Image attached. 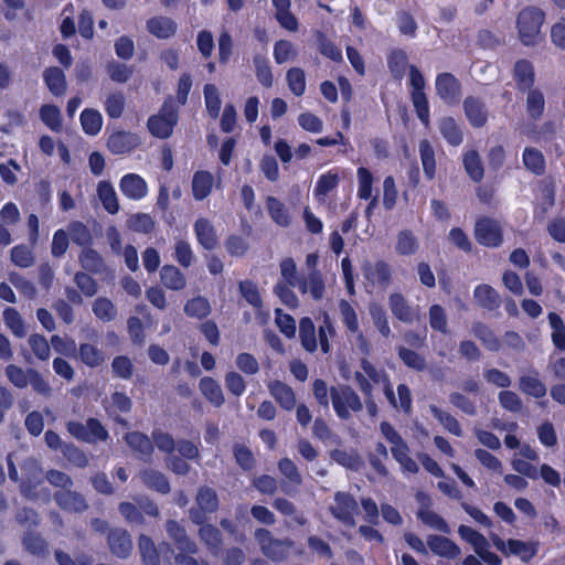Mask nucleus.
I'll return each mask as SVG.
<instances>
[{
  "label": "nucleus",
  "instance_id": "obj_1",
  "mask_svg": "<svg viewBox=\"0 0 565 565\" xmlns=\"http://www.w3.org/2000/svg\"><path fill=\"white\" fill-rule=\"evenodd\" d=\"M545 21V13L536 7L523 8L516 17L518 36L525 46H534L542 39V25Z\"/></svg>",
  "mask_w": 565,
  "mask_h": 565
},
{
  "label": "nucleus",
  "instance_id": "obj_2",
  "mask_svg": "<svg viewBox=\"0 0 565 565\" xmlns=\"http://www.w3.org/2000/svg\"><path fill=\"white\" fill-rule=\"evenodd\" d=\"M179 120V109L174 105L172 96L164 99L158 114L148 118L147 128L149 132L159 139L171 137Z\"/></svg>",
  "mask_w": 565,
  "mask_h": 565
},
{
  "label": "nucleus",
  "instance_id": "obj_3",
  "mask_svg": "<svg viewBox=\"0 0 565 565\" xmlns=\"http://www.w3.org/2000/svg\"><path fill=\"white\" fill-rule=\"evenodd\" d=\"M362 370L363 373L356 372L355 379L359 384L360 390L362 393L371 397L372 396V390L373 386L370 381L365 376H367L372 383L376 385H382L385 396L387 397L388 402L394 406L397 407L396 398L394 395V391L392 387V384L390 383L387 376L383 371L376 370L374 365L371 364L367 360H362Z\"/></svg>",
  "mask_w": 565,
  "mask_h": 565
},
{
  "label": "nucleus",
  "instance_id": "obj_4",
  "mask_svg": "<svg viewBox=\"0 0 565 565\" xmlns=\"http://www.w3.org/2000/svg\"><path fill=\"white\" fill-rule=\"evenodd\" d=\"M70 242L79 247H87L92 243L88 227L82 222H71L66 230H58L53 237L52 247H67Z\"/></svg>",
  "mask_w": 565,
  "mask_h": 565
},
{
  "label": "nucleus",
  "instance_id": "obj_5",
  "mask_svg": "<svg viewBox=\"0 0 565 565\" xmlns=\"http://www.w3.org/2000/svg\"><path fill=\"white\" fill-rule=\"evenodd\" d=\"M458 533L463 541L468 542L473 547L476 554L487 565L501 564V559L499 558V556L489 550V543L482 534L467 525H460L458 529Z\"/></svg>",
  "mask_w": 565,
  "mask_h": 565
},
{
  "label": "nucleus",
  "instance_id": "obj_6",
  "mask_svg": "<svg viewBox=\"0 0 565 565\" xmlns=\"http://www.w3.org/2000/svg\"><path fill=\"white\" fill-rule=\"evenodd\" d=\"M331 399L337 415L341 418H349L351 412L362 409L360 397L348 386L333 387L331 390Z\"/></svg>",
  "mask_w": 565,
  "mask_h": 565
},
{
  "label": "nucleus",
  "instance_id": "obj_7",
  "mask_svg": "<svg viewBox=\"0 0 565 565\" xmlns=\"http://www.w3.org/2000/svg\"><path fill=\"white\" fill-rule=\"evenodd\" d=\"M494 546L505 555L518 556L523 562L530 561L537 553V543L520 540L503 541L497 534L491 535Z\"/></svg>",
  "mask_w": 565,
  "mask_h": 565
},
{
  "label": "nucleus",
  "instance_id": "obj_8",
  "mask_svg": "<svg viewBox=\"0 0 565 565\" xmlns=\"http://www.w3.org/2000/svg\"><path fill=\"white\" fill-rule=\"evenodd\" d=\"M475 235L477 242L487 247H498L502 244V227L493 218L483 217L477 221Z\"/></svg>",
  "mask_w": 565,
  "mask_h": 565
},
{
  "label": "nucleus",
  "instance_id": "obj_9",
  "mask_svg": "<svg viewBox=\"0 0 565 565\" xmlns=\"http://www.w3.org/2000/svg\"><path fill=\"white\" fill-rule=\"evenodd\" d=\"M67 429L75 438L87 443L106 440L108 437L107 430L94 418L88 419L86 425L78 422H70L67 424Z\"/></svg>",
  "mask_w": 565,
  "mask_h": 565
},
{
  "label": "nucleus",
  "instance_id": "obj_10",
  "mask_svg": "<svg viewBox=\"0 0 565 565\" xmlns=\"http://www.w3.org/2000/svg\"><path fill=\"white\" fill-rule=\"evenodd\" d=\"M255 537L260 544L263 553L274 561H281L291 547L290 542L274 540L267 530L259 529L255 532Z\"/></svg>",
  "mask_w": 565,
  "mask_h": 565
},
{
  "label": "nucleus",
  "instance_id": "obj_11",
  "mask_svg": "<svg viewBox=\"0 0 565 565\" xmlns=\"http://www.w3.org/2000/svg\"><path fill=\"white\" fill-rule=\"evenodd\" d=\"M331 512L335 519L344 525L354 526V515L358 513V503L354 498L344 492H338L334 495V505Z\"/></svg>",
  "mask_w": 565,
  "mask_h": 565
},
{
  "label": "nucleus",
  "instance_id": "obj_12",
  "mask_svg": "<svg viewBox=\"0 0 565 565\" xmlns=\"http://www.w3.org/2000/svg\"><path fill=\"white\" fill-rule=\"evenodd\" d=\"M140 145L141 139L137 134L125 130L113 132L107 140V148L114 154L130 153Z\"/></svg>",
  "mask_w": 565,
  "mask_h": 565
},
{
  "label": "nucleus",
  "instance_id": "obj_13",
  "mask_svg": "<svg viewBox=\"0 0 565 565\" xmlns=\"http://www.w3.org/2000/svg\"><path fill=\"white\" fill-rule=\"evenodd\" d=\"M436 90L438 96L448 104L458 100L460 83L450 73H441L436 78Z\"/></svg>",
  "mask_w": 565,
  "mask_h": 565
},
{
  "label": "nucleus",
  "instance_id": "obj_14",
  "mask_svg": "<svg viewBox=\"0 0 565 565\" xmlns=\"http://www.w3.org/2000/svg\"><path fill=\"white\" fill-rule=\"evenodd\" d=\"M119 188L121 193L131 200H140L145 198L148 192L146 181L136 173L124 175L120 180Z\"/></svg>",
  "mask_w": 565,
  "mask_h": 565
},
{
  "label": "nucleus",
  "instance_id": "obj_15",
  "mask_svg": "<svg viewBox=\"0 0 565 565\" xmlns=\"http://www.w3.org/2000/svg\"><path fill=\"white\" fill-rule=\"evenodd\" d=\"M513 78L520 92H526L533 88L535 72L532 63L527 60L516 61L513 67Z\"/></svg>",
  "mask_w": 565,
  "mask_h": 565
},
{
  "label": "nucleus",
  "instance_id": "obj_16",
  "mask_svg": "<svg viewBox=\"0 0 565 565\" xmlns=\"http://www.w3.org/2000/svg\"><path fill=\"white\" fill-rule=\"evenodd\" d=\"M147 30L158 39H169L175 34L178 24L171 18L160 15L147 21Z\"/></svg>",
  "mask_w": 565,
  "mask_h": 565
},
{
  "label": "nucleus",
  "instance_id": "obj_17",
  "mask_svg": "<svg viewBox=\"0 0 565 565\" xmlns=\"http://www.w3.org/2000/svg\"><path fill=\"white\" fill-rule=\"evenodd\" d=\"M427 546L434 554L441 557L456 558L460 554V548L445 536L429 535Z\"/></svg>",
  "mask_w": 565,
  "mask_h": 565
},
{
  "label": "nucleus",
  "instance_id": "obj_18",
  "mask_svg": "<svg viewBox=\"0 0 565 565\" xmlns=\"http://www.w3.org/2000/svg\"><path fill=\"white\" fill-rule=\"evenodd\" d=\"M463 109L469 122L477 128L484 126L487 122V110L484 104L475 97H467L463 100Z\"/></svg>",
  "mask_w": 565,
  "mask_h": 565
},
{
  "label": "nucleus",
  "instance_id": "obj_19",
  "mask_svg": "<svg viewBox=\"0 0 565 565\" xmlns=\"http://www.w3.org/2000/svg\"><path fill=\"white\" fill-rule=\"evenodd\" d=\"M43 79L49 90L54 96H63L66 93V77L61 68L56 66L45 68L43 72Z\"/></svg>",
  "mask_w": 565,
  "mask_h": 565
},
{
  "label": "nucleus",
  "instance_id": "obj_20",
  "mask_svg": "<svg viewBox=\"0 0 565 565\" xmlns=\"http://www.w3.org/2000/svg\"><path fill=\"white\" fill-rule=\"evenodd\" d=\"M97 195L102 202L103 207L109 214H116L119 212V202L117 193L109 181H99L97 184Z\"/></svg>",
  "mask_w": 565,
  "mask_h": 565
},
{
  "label": "nucleus",
  "instance_id": "obj_21",
  "mask_svg": "<svg viewBox=\"0 0 565 565\" xmlns=\"http://www.w3.org/2000/svg\"><path fill=\"white\" fill-rule=\"evenodd\" d=\"M214 178L211 172L200 170L193 174L192 193L196 201L207 198L213 188Z\"/></svg>",
  "mask_w": 565,
  "mask_h": 565
},
{
  "label": "nucleus",
  "instance_id": "obj_22",
  "mask_svg": "<svg viewBox=\"0 0 565 565\" xmlns=\"http://www.w3.org/2000/svg\"><path fill=\"white\" fill-rule=\"evenodd\" d=\"M473 297L476 302L486 309L493 310L500 306L499 294L489 285H479L475 288Z\"/></svg>",
  "mask_w": 565,
  "mask_h": 565
},
{
  "label": "nucleus",
  "instance_id": "obj_23",
  "mask_svg": "<svg viewBox=\"0 0 565 565\" xmlns=\"http://www.w3.org/2000/svg\"><path fill=\"white\" fill-rule=\"evenodd\" d=\"M524 167L535 175L545 173V158L541 150L532 147H526L522 156Z\"/></svg>",
  "mask_w": 565,
  "mask_h": 565
},
{
  "label": "nucleus",
  "instance_id": "obj_24",
  "mask_svg": "<svg viewBox=\"0 0 565 565\" xmlns=\"http://www.w3.org/2000/svg\"><path fill=\"white\" fill-rule=\"evenodd\" d=\"M110 550L119 557H126L132 547L131 540L127 531L114 530L108 536Z\"/></svg>",
  "mask_w": 565,
  "mask_h": 565
},
{
  "label": "nucleus",
  "instance_id": "obj_25",
  "mask_svg": "<svg viewBox=\"0 0 565 565\" xmlns=\"http://www.w3.org/2000/svg\"><path fill=\"white\" fill-rule=\"evenodd\" d=\"M391 452L395 460L399 463L401 469L404 473H416L418 472L417 463L409 457V448L405 441L399 443L396 446H391Z\"/></svg>",
  "mask_w": 565,
  "mask_h": 565
},
{
  "label": "nucleus",
  "instance_id": "obj_26",
  "mask_svg": "<svg viewBox=\"0 0 565 565\" xmlns=\"http://www.w3.org/2000/svg\"><path fill=\"white\" fill-rule=\"evenodd\" d=\"M268 214L279 226L287 227L291 223V217L285 204L275 196H268L266 200Z\"/></svg>",
  "mask_w": 565,
  "mask_h": 565
},
{
  "label": "nucleus",
  "instance_id": "obj_27",
  "mask_svg": "<svg viewBox=\"0 0 565 565\" xmlns=\"http://www.w3.org/2000/svg\"><path fill=\"white\" fill-rule=\"evenodd\" d=\"M463 167L467 174L475 182H480L483 179L484 170L480 154L476 150H469L463 154Z\"/></svg>",
  "mask_w": 565,
  "mask_h": 565
},
{
  "label": "nucleus",
  "instance_id": "obj_28",
  "mask_svg": "<svg viewBox=\"0 0 565 565\" xmlns=\"http://www.w3.org/2000/svg\"><path fill=\"white\" fill-rule=\"evenodd\" d=\"M526 92V113L531 119L539 120L543 116L545 108L544 95L537 88H531Z\"/></svg>",
  "mask_w": 565,
  "mask_h": 565
},
{
  "label": "nucleus",
  "instance_id": "obj_29",
  "mask_svg": "<svg viewBox=\"0 0 565 565\" xmlns=\"http://www.w3.org/2000/svg\"><path fill=\"white\" fill-rule=\"evenodd\" d=\"M81 125L85 134L96 136L103 126L102 114L94 108H85L81 114Z\"/></svg>",
  "mask_w": 565,
  "mask_h": 565
},
{
  "label": "nucleus",
  "instance_id": "obj_30",
  "mask_svg": "<svg viewBox=\"0 0 565 565\" xmlns=\"http://www.w3.org/2000/svg\"><path fill=\"white\" fill-rule=\"evenodd\" d=\"M126 106V98L122 92L116 90L106 95L104 107L111 119H118L122 116Z\"/></svg>",
  "mask_w": 565,
  "mask_h": 565
},
{
  "label": "nucleus",
  "instance_id": "obj_31",
  "mask_svg": "<svg viewBox=\"0 0 565 565\" xmlns=\"http://www.w3.org/2000/svg\"><path fill=\"white\" fill-rule=\"evenodd\" d=\"M200 391L204 397L214 406L220 407L224 403V395L220 384L211 377H203L200 381Z\"/></svg>",
  "mask_w": 565,
  "mask_h": 565
},
{
  "label": "nucleus",
  "instance_id": "obj_32",
  "mask_svg": "<svg viewBox=\"0 0 565 565\" xmlns=\"http://www.w3.org/2000/svg\"><path fill=\"white\" fill-rule=\"evenodd\" d=\"M390 307L393 315L401 321L411 322L417 317V312L413 310L403 296L395 294L390 298Z\"/></svg>",
  "mask_w": 565,
  "mask_h": 565
},
{
  "label": "nucleus",
  "instance_id": "obj_33",
  "mask_svg": "<svg viewBox=\"0 0 565 565\" xmlns=\"http://www.w3.org/2000/svg\"><path fill=\"white\" fill-rule=\"evenodd\" d=\"M520 390L535 398H541L546 394V386L536 373L523 375L520 379Z\"/></svg>",
  "mask_w": 565,
  "mask_h": 565
},
{
  "label": "nucleus",
  "instance_id": "obj_34",
  "mask_svg": "<svg viewBox=\"0 0 565 565\" xmlns=\"http://www.w3.org/2000/svg\"><path fill=\"white\" fill-rule=\"evenodd\" d=\"M270 394L285 409H292L296 404L294 391L281 382H275L269 386Z\"/></svg>",
  "mask_w": 565,
  "mask_h": 565
},
{
  "label": "nucleus",
  "instance_id": "obj_35",
  "mask_svg": "<svg viewBox=\"0 0 565 565\" xmlns=\"http://www.w3.org/2000/svg\"><path fill=\"white\" fill-rule=\"evenodd\" d=\"M419 156L426 178L433 180L436 172L435 151L427 139L419 142Z\"/></svg>",
  "mask_w": 565,
  "mask_h": 565
},
{
  "label": "nucleus",
  "instance_id": "obj_36",
  "mask_svg": "<svg viewBox=\"0 0 565 565\" xmlns=\"http://www.w3.org/2000/svg\"><path fill=\"white\" fill-rule=\"evenodd\" d=\"M126 441L141 458L149 457L153 450V446L149 437L140 433L127 434Z\"/></svg>",
  "mask_w": 565,
  "mask_h": 565
},
{
  "label": "nucleus",
  "instance_id": "obj_37",
  "mask_svg": "<svg viewBox=\"0 0 565 565\" xmlns=\"http://www.w3.org/2000/svg\"><path fill=\"white\" fill-rule=\"evenodd\" d=\"M299 289L303 294L309 292L313 299L319 300L322 298L324 292V282L320 274L312 271L299 284Z\"/></svg>",
  "mask_w": 565,
  "mask_h": 565
},
{
  "label": "nucleus",
  "instance_id": "obj_38",
  "mask_svg": "<svg viewBox=\"0 0 565 565\" xmlns=\"http://www.w3.org/2000/svg\"><path fill=\"white\" fill-rule=\"evenodd\" d=\"M57 504L67 511L79 512L86 509L84 499L72 491H62L55 495Z\"/></svg>",
  "mask_w": 565,
  "mask_h": 565
},
{
  "label": "nucleus",
  "instance_id": "obj_39",
  "mask_svg": "<svg viewBox=\"0 0 565 565\" xmlns=\"http://www.w3.org/2000/svg\"><path fill=\"white\" fill-rule=\"evenodd\" d=\"M339 184V175L334 172H327L322 174L316 184L315 196L319 202H324L329 192L334 190Z\"/></svg>",
  "mask_w": 565,
  "mask_h": 565
},
{
  "label": "nucleus",
  "instance_id": "obj_40",
  "mask_svg": "<svg viewBox=\"0 0 565 565\" xmlns=\"http://www.w3.org/2000/svg\"><path fill=\"white\" fill-rule=\"evenodd\" d=\"M167 531L169 535L175 540L179 544V548L182 552L194 554L196 553V546L193 542L189 541L184 530L174 521H169L167 524Z\"/></svg>",
  "mask_w": 565,
  "mask_h": 565
},
{
  "label": "nucleus",
  "instance_id": "obj_41",
  "mask_svg": "<svg viewBox=\"0 0 565 565\" xmlns=\"http://www.w3.org/2000/svg\"><path fill=\"white\" fill-rule=\"evenodd\" d=\"M417 518L430 529L448 534L450 529L447 522L436 512L429 509H418Z\"/></svg>",
  "mask_w": 565,
  "mask_h": 565
},
{
  "label": "nucleus",
  "instance_id": "obj_42",
  "mask_svg": "<svg viewBox=\"0 0 565 565\" xmlns=\"http://www.w3.org/2000/svg\"><path fill=\"white\" fill-rule=\"evenodd\" d=\"M299 335L302 347L313 352L317 349L316 328L310 318H302L299 324Z\"/></svg>",
  "mask_w": 565,
  "mask_h": 565
},
{
  "label": "nucleus",
  "instance_id": "obj_43",
  "mask_svg": "<svg viewBox=\"0 0 565 565\" xmlns=\"http://www.w3.org/2000/svg\"><path fill=\"white\" fill-rule=\"evenodd\" d=\"M194 231L199 243L203 247H213L215 245L216 236L210 221L205 218H199L194 224Z\"/></svg>",
  "mask_w": 565,
  "mask_h": 565
},
{
  "label": "nucleus",
  "instance_id": "obj_44",
  "mask_svg": "<svg viewBox=\"0 0 565 565\" xmlns=\"http://www.w3.org/2000/svg\"><path fill=\"white\" fill-rule=\"evenodd\" d=\"M439 130L449 145L458 146L462 142V132L454 118H443L439 122Z\"/></svg>",
  "mask_w": 565,
  "mask_h": 565
},
{
  "label": "nucleus",
  "instance_id": "obj_45",
  "mask_svg": "<svg viewBox=\"0 0 565 565\" xmlns=\"http://www.w3.org/2000/svg\"><path fill=\"white\" fill-rule=\"evenodd\" d=\"M205 107L209 115L216 119L221 110V98L217 87L214 84H205L203 88Z\"/></svg>",
  "mask_w": 565,
  "mask_h": 565
},
{
  "label": "nucleus",
  "instance_id": "obj_46",
  "mask_svg": "<svg viewBox=\"0 0 565 565\" xmlns=\"http://www.w3.org/2000/svg\"><path fill=\"white\" fill-rule=\"evenodd\" d=\"M41 120L53 131L62 130V116L57 106L55 105H43L40 108Z\"/></svg>",
  "mask_w": 565,
  "mask_h": 565
},
{
  "label": "nucleus",
  "instance_id": "obj_47",
  "mask_svg": "<svg viewBox=\"0 0 565 565\" xmlns=\"http://www.w3.org/2000/svg\"><path fill=\"white\" fill-rule=\"evenodd\" d=\"M127 227L134 232L150 233L154 227V221L150 214L136 213L127 218Z\"/></svg>",
  "mask_w": 565,
  "mask_h": 565
},
{
  "label": "nucleus",
  "instance_id": "obj_48",
  "mask_svg": "<svg viewBox=\"0 0 565 565\" xmlns=\"http://www.w3.org/2000/svg\"><path fill=\"white\" fill-rule=\"evenodd\" d=\"M548 322L552 328V341L558 350H565V324L562 318L555 313H548Z\"/></svg>",
  "mask_w": 565,
  "mask_h": 565
},
{
  "label": "nucleus",
  "instance_id": "obj_49",
  "mask_svg": "<svg viewBox=\"0 0 565 565\" xmlns=\"http://www.w3.org/2000/svg\"><path fill=\"white\" fill-rule=\"evenodd\" d=\"M162 284L172 290H181L185 286L183 275L173 266H164L161 270Z\"/></svg>",
  "mask_w": 565,
  "mask_h": 565
},
{
  "label": "nucleus",
  "instance_id": "obj_50",
  "mask_svg": "<svg viewBox=\"0 0 565 565\" xmlns=\"http://www.w3.org/2000/svg\"><path fill=\"white\" fill-rule=\"evenodd\" d=\"M140 478L142 482L149 487L152 488L161 493H167L170 491V484L166 477L153 470H146L141 472Z\"/></svg>",
  "mask_w": 565,
  "mask_h": 565
},
{
  "label": "nucleus",
  "instance_id": "obj_51",
  "mask_svg": "<svg viewBox=\"0 0 565 565\" xmlns=\"http://www.w3.org/2000/svg\"><path fill=\"white\" fill-rule=\"evenodd\" d=\"M288 87L296 96L303 95L306 90V75L302 68L291 67L286 74Z\"/></svg>",
  "mask_w": 565,
  "mask_h": 565
},
{
  "label": "nucleus",
  "instance_id": "obj_52",
  "mask_svg": "<svg viewBox=\"0 0 565 565\" xmlns=\"http://www.w3.org/2000/svg\"><path fill=\"white\" fill-rule=\"evenodd\" d=\"M411 99L418 119L427 127L429 125V105L425 92H411Z\"/></svg>",
  "mask_w": 565,
  "mask_h": 565
},
{
  "label": "nucleus",
  "instance_id": "obj_53",
  "mask_svg": "<svg viewBox=\"0 0 565 565\" xmlns=\"http://www.w3.org/2000/svg\"><path fill=\"white\" fill-rule=\"evenodd\" d=\"M472 333L483 343L487 349L497 351L500 348L499 340L487 326L480 322L475 323L472 326Z\"/></svg>",
  "mask_w": 565,
  "mask_h": 565
},
{
  "label": "nucleus",
  "instance_id": "obj_54",
  "mask_svg": "<svg viewBox=\"0 0 565 565\" xmlns=\"http://www.w3.org/2000/svg\"><path fill=\"white\" fill-rule=\"evenodd\" d=\"M297 51L294 44L287 40H279L274 45V57L277 64H284L295 60Z\"/></svg>",
  "mask_w": 565,
  "mask_h": 565
},
{
  "label": "nucleus",
  "instance_id": "obj_55",
  "mask_svg": "<svg viewBox=\"0 0 565 565\" xmlns=\"http://www.w3.org/2000/svg\"><path fill=\"white\" fill-rule=\"evenodd\" d=\"M3 319L7 327L12 331L14 335L18 338H23L26 333L24 323L22 321L19 312L13 308H7L3 311Z\"/></svg>",
  "mask_w": 565,
  "mask_h": 565
},
{
  "label": "nucleus",
  "instance_id": "obj_56",
  "mask_svg": "<svg viewBox=\"0 0 565 565\" xmlns=\"http://www.w3.org/2000/svg\"><path fill=\"white\" fill-rule=\"evenodd\" d=\"M407 54L403 50H395L387 60L388 68L395 78H401L407 66Z\"/></svg>",
  "mask_w": 565,
  "mask_h": 565
},
{
  "label": "nucleus",
  "instance_id": "obj_57",
  "mask_svg": "<svg viewBox=\"0 0 565 565\" xmlns=\"http://www.w3.org/2000/svg\"><path fill=\"white\" fill-rule=\"evenodd\" d=\"M317 41H318L319 52L323 56H326L334 62L342 61L341 51L337 47V45L333 42L329 41L322 32L317 33Z\"/></svg>",
  "mask_w": 565,
  "mask_h": 565
},
{
  "label": "nucleus",
  "instance_id": "obj_58",
  "mask_svg": "<svg viewBox=\"0 0 565 565\" xmlns=\"http://www.w3.org/2000/svg\"><path fill=\"white\" fill-rule=\"evenodd\" d=\"M359 190L358 195L362 200H369L372 196L373 175L366 168H359L356 171Z\"/></svg>",
  "mask_w": 565,
  "mask_h": 565
},
{
  "label": "nucleus",
  "instance_id": "obj_59",
  "mask_svg": "<svg viewBox=\"0 0 565 565\" xmlns=\"http://www.w3.org/2000/svg\"><path fill=\"white\" fill-rule=\"evenodd\" d=\"M254 65L256 68V77L258 82L265 87H271L274 83L271 68L266 58L263 56L254 57Z\"/></svg>",
  "mask_w": 565,
  "mask_h": 565
},
{
  "label": "nucleus",
  "instance_id": "obj_60",
  "mask_svg": "<svg viewBox=\"0 0 565 565\" xmlns=\"http://www.w3.org/2000/svg\"><path fill=\"white\" fill-rule=\"evenodd\" d=\"M430 411L433 415L440 422V424L447 429L450 434L455 436H461L462 430L458 420L448 413H444L436 406H430Z\"/></svg>",
  "mask_w": 565,
  "mask_h": 565
},
{
  "label": "nucleus",
  "instance_id": "obj_61",
  "mask_svg": "<svg viewBox=\"0 0 565 565\" xmlns=\"http://www.w3.org/2000/svg\"><path fill=\"white\" fill-rule=\"evenodd\" d=\"M196 503L203 512H214L218 507L217 495L214 490L202 488L198 493Z\"/></svg>",
  "mask_w": 565,
  "mask_h": 565
},
{
  "label": "nucleus",
  "instance_id": "obj_62",
  "mask_svg": "<svg viewBox=\"0 0 565 565\" xmlns=\"http://www.w3.org/2000/svg\"><path fill=\"white\" fill-rule=\"evenodd\" d=\"M340 313L343 323L348 328V330L351 333H358L359 332V321L355 310L352 308V306L345 301L341 300L339 303Z\"/></svg>",
  "mask_w": 565,
  "mask_h": 565
},
{
  "label": "nucleus",
  "instance_id": "obj_63",
  "mask_svg": "<svg viewBox=\"0 0 565 565\" xmlns=\"http://www.w3.org/2000/svg\"><path fill=\"white\" fill-rule=\"evenodd\" d=\"M79 356L83 363L90 367L98 366L104 361V354L92 344H82Z\"/></svg>",
  "mask_w": 565,
  "mask_h": 565
},
{
  "label": "nucleus",
  "instance_id": "obj_64",
  "mask_svg": "<svg viewBox=\"0 0 565 565\" xmlns=\"http://www.w3.org/2000/svg\"><path fill=\"white\" fill-rule=\"evenodd\" d=\"M184 311L188 316L201 319L210 313V305L206 299L196 297L185 303Z\"/></svg>",
  "mask_w": 565,
  "mask_h": 565
}]
</instances>
